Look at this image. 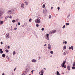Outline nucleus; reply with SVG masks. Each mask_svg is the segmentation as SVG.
I'll return each instance as SVG.
<instances>
[{"label": "nucleus", "mask_w": 75, "mask_h": 75, "mask_svg": "<svg viewBox=\"0 0 75 75\" xmlns=\"http://www.w3.org/2000/svg\"><path fill=\"white\" fill-rule=\"evenodd\" d=\"M15 10L14 9H12L8 11V13L10 14H15Z\"/></svg>", "instance_id": "f257e3e1"}, {"label": "nucleus", "mask_w": 75, "mask_h": 75, "mask_svg": "<svg viewBox=\"0 0 75 75\" xmlns=\"http://www.w3.org/2000/svg\"><path fill=\"white\" fill-rule=\"evenodd\" d=\"M65 62H66L65 61H64L63 62V63L61 65V67H62V68H64H64H66V65H65Z\"/></svg>", "instance_id": "f03ea898"}, {"label": "nucleus", "mask_w": 75, "mask_h": 75, "mask_svg": "<svg viewBox=\"0 0 75 75\" xmlns=\"http://www.w3.org/2000/svg\"><path fill=\"white\" fill-rule=\"evenodd\" d=\"M41 19L40 18H38L37 19H36L35 21L36 23H41Z\"/></svg>", "instance_id": "7ed1b4c3"}, {"label": "nucleus", "mask_w": 75, "mask_h": 75, "mask_svg": "<svg viewBox=\"0 0 75 75\" xmlns=\"http://www.w3.org/2000/svg\"><path fill=\"white\" fill-rule=\"evenodd\" d=\"M10 34L9 33H7L6 35V39H8L10 37Z\"/></svg>", "instance_id": "20e7f679"}, {"label": "nucleus", "mask_w": 75, "mask_h": 75, "mask_svg": "<svg viewBox=\"0 0 75 75\" xmlns=\"http://www.w3.org/2000/svg\"><path fill=\"white\" fill-rule=\"evenodd\" d=\"M49 38H50V37H49V34H46V38L47 40H49Z\"/></svg>", "instance_id": "39448f33"}, {"label": "nucleus", "mask_w": 75, "mask_h": 75, "mask_svg": "<svg viewBox=\"0 0 75 75\" xmlns=\"http://www.w3.org/2000/svg\"><path fill=\"white\" fill-rule=\"evenodd\" d=\"M48 47L49 50H51V46L50 45V44H48Z\"/></svg>", "instance_id": "423d86ee"}, {"label": "nucleus", "mask_w": 75, "mask_h": 75, "mask_svg": "<svg viewBox=\"0 0 75 75\" xmlns=\"http://www.w3.org/2000/svg\"><path fill=\"white\" fill-rule=\"evenodd\" d=\"M70 68H71V65H69L67 67V68L69 70V71H70V69H70Z\"/></svg>", "instance_id": "0eeeda50"}, {"label": "nucleus", "mask_w": 75, "mask_h": 75, "mask_svg": "<svg viewBox=\"0 0 75 75\" xmlns=\"http://www.w3.org/2000/svg\"><path fill=\"white\" fill-rule=\"evenodd\" d=\"M24 4H21V8H24Z\"/></svg>", "instance_id": "6e6552de"}, {"label": "nucleus", "mask_w": 75, "mask_h": 75, "mask_svg": "<svg viewBox=\"0 0 75 75\" xmlns=\"http://www.w3.org/2000/svg\"><path fill=\"white\" fill-rule=\"evenodd\" d=\"M71 49L72 50H74V47L73 46H71V47H69V50H71Z\"/></svg>", "instance_id": "1a4fd4ad"}, {"label": "nucleus", "mask_w": 75, "mask_h": 75, "mask_svg": "<svg viewBox=\"0 0 75 75\" xmlns=\"http://www.w3.org/2000/svg\"><path fill=\"white\" fill-rule=\"evenodd\" d=\"M37 62V60L35 59H33L32 60V62Z\"/></svg>", "instance_id": "9d476101"}, {"label": "nucleus", "mask_w": 75, "mask_h": 75, "mask_svg": "<svg viewBox=\"0 0 75 75\" xmlns=\"http://www.w3.org/2000/svg\"><path fill=\"white\" fill-rule=\"evenodd\" d=\"M2 56L3 57V58H5L6 57V55L5 54H3L2 55Z\"/></svg>", "instance_id": "9b49d317"}, {"label": "nucleus", "mask_w": 75, "mask_h": 75, "mask_svg": "<svg viewBox=\"0 0 75 75\" xmlns=\"http://www.w3.org/2000/svg\"><path fill=\"white\" fill-rule=\"evenodd\" d=\"M49 34H53V32L52 31V30L50 31L49 32Z\"/></svg>", "instance_id": "f8f14e48"}, {"label": "nucleus", "mask_w": 75, "mask_h": 75, "mask_svg": "<svg viewBox=\"0 0 75 75\" xmlns=\"http://www.w3.org/2000/svg\"><path fill=\"white\" fill-rule=\"evenodd\" d=\"M52 31H53V34H54V33H56V31L55 30H52Z\"/></svg>", "instance_id": "ddd939ff"}, {"label": "nucleus", "mask_w": 75, "mask_h": 75, "mask_svg": "<svg viewBox=\"0 0 75 75\" xmlns=\"http://www.w3.org/2000/svg\"><path fill=\"white\" fill-rule=\"evenodd\" d=\"M25 5H28V2L27 1H25Z\"/></svg>", "instance_id": "4468645a"}, {"label": "nucleus", "mask_w": 75, "mask_h": 75, "mask_svg": "<svg viewBox=\"0 0 75 75\" xmlns=\"http://www.w3.org/2000/svg\"><path fill=\"white\" fill-rule=\"evenodd\" d=\"M60 75L59 73V72L58 71H57V75Z\"/></svg>", "instance_id": "2eb2a0df"}, {"label": "nucleus", "mask_w": 75, "mask_h": 75, "mask_svg": "<svg viewBox=\"0 0 75 75\" xmlns=\"http://www.w3.org/2000/svg\"><path fill=\"white\" fill-rule=\"evenodd\" d=\"M50 53L52 54H53L54 52L53 51H51L50 52Z\"/></svg>", "instance_id": "dca6fc26"}, {"label": "nucleus", "mask_w": 75, "mask_h": 75, "mask_svg": "<svg viewBox=\"0 0 75 75\" xmlns=\"http://www.w3.org/2000/svg\"><path fill=\"white\" fill-rule=\"evenodd\" d=\"M45 5L43 4L42 6V7L43 8H45Z\"/></svg>", "instance_id": "f3484780"}, {"label": "nucleus", "mask_w": 75, "mask_h": 75, "mask_svg": "<svg viewBox=\"0 0 75 75\" xmlns=\"http://www.w3.org/2000/svg\"><path fill=\"white\" fill-rule=\"evenodd\" d=\"M66 25H69V23H66Z\"/></svg>", "instance_id": "a211bd4d"}, {"label": "nucleus", "mask_w": 75, "mask_h": 75, "mask_svg": "<svg viewBox=\"0 0 75 75\" xmlns=\"http://www.w3.org/2000/svg\"><path fill=\"white\" fill-rule=\"evenodd\" d=\"M12 22L13 23H15V22H16V20H12Z\"/></svg>", "instance_id": "6ab92c4d"}, {"label": "nucleus", "mask_w": 75, "mask_h": 75, "mask_svg": "<svg viewBox=\"0 0 75 75\" xmlns=\"http://www.w3.org/2000/svg\"><path fill=\"white\" fill-rule=\"evenodd\" d=\"M49 18L50 19H51V15H50L49 16Z\"/></svg>", "instance_id": "aec40b11"}, {"label": "nucleus", "mask_w": 75, "mask_h": 75, "mask_svg": "<svg viewBox=\"0 0 75 75\" xmlns=\"http://www.w3.org/2000/svg\"><path fill=\"white\" fill-rule=\"evenodd\" d=\"M63 55H67V54H66V53H65V52H64V53H63Z\"/></svg>", "instance_id": "412c9836"}, {"label": "nucleus", "mask_w": 75, "mask_h": 75, "mask_svg": "<svg viewBox=\"0 0 75 75\" xmlns=\"http://www.w3.org/2000/svg\"><path fill=\"white\" fill-rule=\"evenodd\" d=\"M4 23V22H3V21H1L0 22V23H1V24H3Z\"/></svg>", "instance_id": "4be33fe9"}, {"label": "nucleus", "mask_w": 75, "mask_h": 75, "mask_svg": "<svg viewBox=\"0 0 75 75\" xmlns=\"http://www.w3.org/2000/svg\"><path fill=\"white\" fill-rule=\"evenodd\" d=\"M5 51H6V52H8V50H5Z\"/></svg>", "instance_id": "5701e85b"}, {"label": "nucleus", "mask_w": 75, "mask_h": 75, "mask_svg": "<svg viewBox=\"0 0 75 75\" xmlns=\"http://www.w3.org/2000/svg\"><path fill=\"white\" fill-rule=\"evenodd\" d=\"M14 72H11V75H14Z\"/></svg>", "instance_id": "b1692460"}, {"label": "nucleus", "mask_w": 75, "mask_h": 75, "mask_svg": "<svg viewBox=\"0 0 75 75\" xmlns=\"http://www.w3.org/2000/svg\"><path fill=\"white\" fill-rule=\"evenodd\" d=\"M16 52L14 51L13 52V55H15V54H16Z\"/></svg>", "instance_id": "393cba45"}, {"label": "nucleus", "mask_w": 75, "mask_h": 75, "mask_svg": "<svg viewBox=\"0 0 75 75\" xmlns=\"http://www.w3.org/2000/svg\"><path fill=\"white\" fill-rule=\"evenodd\" d=\"M63 48H64V49H66V46H64L63 47Z\"/></svg>", "instance_id": "a878e982"}, {"label": "nucleus", "mask_w": 75, "mask_h": 75, "mask_svg": "<svg viewBox=\"0 0 75 75\" xmlns=\"http://www.w3.org/2000/svg\"><path fill=\"white\" fill-rule=\"evenodd\" d=\"M8 18V16H6L5 17V20H7V19Z\"/></svg>", "instance_id": "bb28decb"}, {"label": "nucleus", "mask_w": 75, "mask_h": 75, "mask_svg": "<svg viewBox=\"0 0 75 75\" xmlns=\"http://www.w3.org/2000/svg\"><path fill=\"white\" fill-rule=\"evenodd\" d=\"M19 19H17L16 20V22H18V21Z\"/></svg>", "instance_id": "cd10ccee"}, {"label": "nucleus", "mask_w": 75, "mask_h": 75, "mask_svg": "<svg viewBox=\"0 0 75 75\" xmlns=\"http://www.w3.org/2000/svg\"><path fill=\"white\" fill-rule=\"evenodd\" d=\"M57 9L58 11H59V9H60V8H59V7H58Z\"/></svg>", "instance_id": "c85d7f7f"}, {"label": "nucleus", "mask_w": 75, "mask_h": 75, "mask_svg": "<svg viewBox=\"0 0 75 75\" xmlns=\"http://www.w3.org/2000/svg\"><path fill=\"white\" fill-rule=\"evenodd\" d=\"M65 25H64L63 27H62V28H65Z\"/></svg>", "instance_id": "c756f323"}, {"label": "nucleus", "mask_w": 75, "mask_h": 75, "mask_svg": "<svg viewBox=\"0 0 75 75\" xmlns=\"http://www.w3.org/2000/svg\"><path fill=\"white\" fill-rule=\"evenodd\" d=\"M39 25H38V23H37V24H36V27H39Z\"/></svg>", "instance_id": "7c9ffc66"}, {"label": "nucleus", "mask_w": 75, "mask_h": 75, "mask_svg": "<svg viewBox=\"0 0 75 75\" xmlns=\"http://www.w3.org/2000/svg\"><path fill=\"white\" fill-rule=\"evenodd\" d=\"M3 18L2 16H1V15H0V18Z\"/></svg>", "instance_id": "2f4dec72"}, {"label": "nucleus", "mask_w": 75, "mask_h": 75, "mask_svg": "<svg viewBox=\"0 0 75 75\" xmlns=\"http://www.w3.org/2000/svg\"><path fill=\"white\" fill-rule=\"evenodd\" d=\"M73 67H75V62H74V63L73 64Z\"/></svg>", "instance_id": "473e14b6"}, {"label": "nucleus", "mask_w": 75, "mask_h": 75, "mask_svg": "<svg viewBox=\"0 0 75 75\" xmlns=\"http://www.w3.org/2000/svg\"><path fill=\"white\" fill-rule=\"evenodd\" d=\"M44 28H42L41 29L42 31H44Z\"/></svg>", "instance_id": "72a5a7b5"}, {"label": "nucleus", "mask_w": 75, "mask_h": 75, "mask_svg": "<svg viewBox=\"0 0 75 75\" xmlns=\"http://www.w3.org/2000/svg\"><path fill=\"white\" fill-rule=\"evenodd\" d=\"M10 18H12V16H9Z\"/></svg>", "instance_id": "f704fd0d"}, {"label": "nucleus", "mask_w": 75, "mask_h": 75, "mask_svg": "<svg viewBox=\"0 0 75 75\" xmlns=\"http://www.w3.org/2000/svg\"><path fill=\"white\" fill-rule=\"evenodd\" d=\"M31 19L30 18V19L29 20V21L30 22H31Z\"/></svg>", "instance_id": "c9c22d12"}, {"label": "nucleus", "mask_w": 75, "mask_h": 75, "mask_svg": "<svg viewBox=\"0 0 75 75\" xmlns=\"http://www.w3.org/2000/svg\"><path fill=\"white\" fill-rule=\"evenodd\" d=\"M72 69H75V67H72Z\"/></svg>", "instance_id": "e433bc0d"}, {"label": "nucleus", "mask_w": 75, "mask_h": 75, "mask_svg": "<svg viewBox=\"0 0 75 75\" xmlns=\"http://www.w3.org/2000/svg\"><path fill=\"white\" fill-rule=\"evenodd\" d=\"M7 47L8 49H10V46H8Z\"/></svg>", "instance_id": "4c0bfd02"}, {"label": "nucleus", "mask_w": 75, "mask_h": 75, "mask_svg": "<svg viewBox=\"0 0 75 75\" xmlns=\"http://www.w3.org/2000/svg\"><path fill=\"white\" fill-rule=\"evenodd\" d=\"M0 52V54H3V50Z\"/></svg>", "instance_id": "58836bf2"}, {"label": "nucleus", "mask_w": 75, "mask_h": 75, "mask_svg": "<svg viewBox=\"0 0 75 75\" xmlns=\"http://www.w3.org/2000/svg\"><path fill=\"white\" fill-rule=\"evenodd\" d=\"M2 51H3V50L2 49H0V52H1Z\"/></svg>", "instance_id": "ea45409f"}, {"label": "nucleus", "mask_w": 75, "mask_h": 75, "mask_svg": "<svg viewBox=\"0 0 75 75\" xmlns=\"http://www.w3.org/2000/svg\"><path fill=\"white\" fill-rule=\"evenodd\" d=\"M40 72H41V74H43V75H44V73H43V71H41Z\"/></svg>", "instance_id": "a19ab883"}, {"label": "nucleus", "mask_w": 75, "mask_h": 75, "mask_svg": "<svg viewBox=\"0 0 75 75\" xmlns=\"http://www.w3.org/2000/svg\"><path fill=\"white\" fill-rule=\"evenodd\" d=\"M64 44H67V41L64 42Z\"/></svg>", "instance_id": "79ce46f5"}, {"label": "nucleus", "mask_w": 75, "mask_h": 75, "mask_svg": "<svg viewBox=\"0 0 75 75\" xmlns=\"http://www.w3.org/2000/svg\"><path fill=\"white\" fill-rule=\"evenodd\" d=\"M18 25H20V23L18 22Z\"/></svg>", "instance_id": "37998d69"}, {"label": "nucleus", "mask_w": 75, "mask_h": 75, "mask_svg": "<svg viewBox=\"0 0 75 75\" xmlns=\"http://www.w3.org/2000/svg\"><path fill=\"white\" fill-rule=\"evenodd\" d=\"M32 32L33 33H35V32L34 31H32Z\"/></svg>", "instance_id": "c03bdc74"}, {"label": "nucleus", "mask_w": 75, "mask_h": 75, "mask_svg": "<svg viewBox=\"0 0 75 75\" xmlns=\"http://www.w3.org/2000/svg\"><path fill=\"white\" fill-rule=\"evenodd\" d=\"M17 28H14V30H17Z\"/></svg>", "instance_id": "a18cd8bd"}, {"label": "nucleus", "mask_w": 75, "mask_h": 75, "mask_svg": "<svg viewBox=\"0 0 75 75\" xmlns=\"http://www.w3.org/2000/svg\"><path fill=\"white\" fill-rule=\"evenodd\" d=\"M33 71H33V70H32V71H31L32 74H33Z\"/></svg>", "instance_id": "49530a36"}, {"label": "nucleus", "mask_w": 75, "mask_h": 75, "mask_svg": "<svg viewBox=\"0 0 75 75\" xmlns=\"http://www.w3.org/2000/svg\"><path fill=\"white\" fill-rule=\"evenodd\" d=\"M43 13H45V9H44L43 10Z\"/></svg>", "instance_id": "de8ad7c7"}, {"label": "nucleus", "mask_w": 75, "mask_h": 75, "mask_svg": "<svg viewBox=\"0 0 75 75\" xmlns=\"http://www.w3.org/2000/svg\"><path fill=\"white\" fill-rule=\"evenodd\" d=\"M3 42H1V45H2V44H3Z\"/></svg>", "instance_id": "09e8293b"}, {"label": "nucleus", "mask_w": 75, "mask_h": 75, "mask_svg": "<svg viewBox=\"0 0 75 75\" xmlns=\"http://www.w3.org/2000/svg\"><path fill=\"white\" fill-rule=\"evenodd\" d=\"M53 9V7H52L51 8V10H52Z\"/></svg>", "instance_id": "8fccbe9b"}, {"label": "nucleus", "mask_w": 75, "mask_h": 75, "mask_svg": "<svg viewBox=\"0 0 75 75\" xmlns=\"http://www.w3.org/2000/svg\"><path fill=\"white\" fill-rule=\"evenodd\" d=\"M47 45V44H45V45H44V47H45Z\"/></svg>", "instance_id": "3c124183"}, {"label": "nucleus", "mask_w": 75, "mask_h": 75, "mask_svg": "<svg viewBox=\"0 0 75 75\" xmlns=\"http://www.w3.org/2000/svg\"><path fill=\"white\" fill-rule=\"evenodd\" d=\"M16 68H15L14 69V71H16Z\"/></svg>", "instance_id": "603ef678"}, {"label": "nucleus", "mask_w": 75, "mask_h": 75, "mask_svg": "<svg viewBox=\"0 0 75 75\" xmlns=\"http://www.w3.org/2000/svg\"><path fill=\"white\" fill-rule=\"evenodd\" d=\"M39 59H40L41 58V57H39Z\"/></svg>", "instance_id": "864d4df0"}, {"label": "nucleus", "mask_w": 75, "mask_h": 75, "mask_svg": "<svg viewBox=\"0 0 75 75\" xmlns=\"http://www.w3.org/2000/svg\"><path fill=\"white\" fill-rule=\"evenodd\" d=\"M2 75H5L4 73L2 74Z\"/></svg>", "instance_id": "5fc2aeb1"}, {"label": "nucleus", "mask_w": 75, "mask_h": 75, "mask_svg": "<svg viewBox=\"0 0 75 75\" xmlns=\"http://www.w3.org/2000/svg\"><path fill=\"white\" fill-rule=\"evenodd\" d=\"M40 75H43V74H40Z\"/></svg>", "instance_id": "6e6d98bb"}, {"label": "nucleus", "mask_w": 75, "mask_h": 75, "mask_svg": "<svg viewBox=\"0 0 75 75\" xmlns=\"http://www.w3.org/2000/svg\"><path fill=\"white\" fill-rule=\"evenodd\" d=\"M52 57V55L50 56V57Z\"/></svg>", "instance_id": "4d7b16f0"}, {"label": "nucleus", "mask_w": 75, "mask_h": 75, "mask_svg": "<svg viewBox=\"0 0 75 75\" xmlns=\"http://www.w3.org/2000/svg\"><path fill=\"white\" fill-rule=\"evenodd\" d=\"M44 69H45V70H46V69L45 68H44Z\"/></svg>", "instance_id": "13d9d810"}, {"label": "nucleus", "mask_w": 75, "mask_h": 75, "mask_svg": "<svg viewBox=\"0 0 75 75\" xmlns=\"http://www.w3.org/2000/svg\"><path fill=\"white\" fill-rule=\"evenodd\" d=\"M24 25H23V26H22V27H24Z\"/></svg>", "instance_id": "bf43d9fd"}, {"label": "nucleus", "mask_w": 75, "mask_h": 75, "mask_svg": "<svg viewBox=\"0 0 75 75\" xmlns=\"http://www.w3.org/2000/svg\"><path fill=\"white\" fill-rule=\"evenodd\" d=\"M43 71V70H42V71H42V72Z\"/></svg>", "instance_id": "052dcab7"}, {"label": "nucleus", "mask_w": 75, "mask_h": 75, "mask_svg": "<svg viewBox=\"0 0 75 75\" xmlns=\"http://www.w3.org/2000/svg\"><path fill=\"white\" fill-rule=\"evenodd\" d=\"M39 74H41V73L39 72Z\"/></svg>", "instance_id": "680f3d73"}, {"label": "nucleus", "mask_w": 75, "mask_h": 75, "mask_svg": "<svg viewBox=\"0 0 75 75\" xmlns=\"http://www.w3.org/2000/svg\"><path fill=\"white\" fill-rule=\"evenodd\" d=\"M64 42H63V44H64Z\"/></svg>", "instance_id": "e2e57ef3"}, {"label": "nucleus", "mask_w": 75, "mask_h": 75, "mask_svg": "<svg viewBox=\"0 0 75 75\" xmlns=\"http://www.w3.org/2000/svg\"><path fill=\"white\" fill-rule=\"evenodd\" d=\"M67 52L68 53V51H67Z\"/></svg>", "instance_id": "0e129e2a"}, {"label": "nucleus", "mask_w": 75, "mask_h": 75, "mask_svg": "<svg viewBox=\"0 0 75 75\" xmlns=\"http://www.w3.org/2000/svg\"><path fill=\"white\" fill-rule=\"evenodd\" d=\"M33 71H35V70H33Z\"/></svg>", "instance_id": "69168bd1"}, {"label": "nucleus", "mask_w": 75, "mask_h": 75, "mask_svg": "<svg viewBox=\"0 0 75 75\" xmlns=\"http://www.w3.org/2000/svg\"><path fill=\"white\" fill-rule=\"evenodd\" d=\"M8 17H9V16H8Z\"/></svg>", "instance_id": "338daca9"}, {"label": "nucleus", "mask_w": 75, "mask_h": 75, "mask_svg": "<svg viewBox=\"0 0 75 75\" xmlns=\"http://www.w3.org/2000/svg\"><path fill=\"white\" fill-rule=\"evenodd\" d=\"M29 75H31V74H29Z\"/></svg>", "instance_id": "774afa93"}]
</instances>
